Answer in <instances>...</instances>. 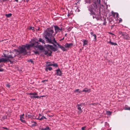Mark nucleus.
I'll list each match as a JSON object with an SVG mask.
<instances>
[{
    "label": "nucleus",
    "instance_id": "49",
    "mask_svg": "<svg viewBox=\"0 0 130 130\" xmlns=\"http://www.w3.org/2000/svg\"><path fill=\"white\" fill-rule=\"evenodd\" d=\"M15 1L17 2H18V0H15Z\"/></svg>",
    "mask_w": 130,
    "mask_h": 130
},
{
    "label": "nucleus",
    "instance_id": "10",
    "mask_svg": "<svg viewBox=\"0 0 130 130\" xmlns=\"http://www.w3.org/2000/svg\"><path fill=\"white\" fill-rule=\"evenodd\" d=\"M56 71V74L57 76H60L62 74L61 72L59 69H58V70H57Z\"/></svg>",
    "mask_w": 130,
    "mask_h": 130
},
{
    "label": "nucleus",
    "instance_id": "48",
    "mask_svg": "<svg viewBox=\"0 0 130 130\" xmlns=\"http://www.w3.org/2000/svg\"><path fill=\"white\" fill-rule=\"evenodd\" d=\"M3 128H5V129H7V128H4V127H3Z\"/></svg>",
    "mask_w": 130,
    "mask_h": 130
},
{
    "label": "nucleus",
    "instance_id": "4",
    "mask_svg": "<svg viewBox=\"0 0 130 130\" xmlns=\"http://www.w3.org/2000/svg\"><path fill=\"white\" fill-rule=\"evenodd\" d=\"M14 49L13 50V51H12L11 52V55H9L8 56L6 55L5 54H4L3 56H2L4 57H6L7 59V60L8 61H10L11 63H12V61L13 60V58L14 57H15V54H17L16 53H13V51L14 50Z\"/></svg>",
    "mask_w": 130,
    "mask_h": 130
},
{
    "label": "nucleus",
    "instance_id": "31",
    "mask_svg": "<svg viewBox=\"0 0 130 130\" xmlns=\"http://www.w3.org/2000/svg\"><path fill=\"white\" fill-rule=\"evenodd\" d=\"M47 69H48V70H49L51 71L52 70V67H47Z\"/></svg>",
    "mask_w": 130,
    "mask_h": 130
},
{
    "label": "nucleus",
    "instance_id": "36",
    "mask_svg": "<svg viewBox=\"0 0 130 130\" xmlns=\"http://www.w3.org/2000/svg\"><path fill=\"white\" fill-rule=\"evenodd\" d=\"M125 109L126 110H130V107L128 108H125Z\"/></svg>",
    "mask_w": 130,
    "mask_h": 130
},
{
    "label": "nucleus",
    "instance_id": "5",
    "mask_svg": "<svg viewBox=\"0 0 130 130\" xmlns=\"http://www.w3.org/2000/svg\"><path fill=\"white\" fill-rule=\"evenodd\" d=\"M54 29L55 31V34L56 35L57 32H59L62 30L61 28H60L58 26H54Z\"/></svg>",
    "mask_w": 130,
    "mask_h": 130
},
{
    "label": "nucleus",
    "instance_id": "21",
    "mask_svg": "<svg viewBox=\"0 0 130 130\" xmlns=\"http://www.w3.org/2000/svg\"><path fill=\"white\" fill-rule=\"evenodd\" d=\"M74 93H76L77 92H78L79 93L81 92V91H80V90L78 89H75L74 90Z\"/></svg>",
    "mask_w": 130,
    "mask_h": 130
},
{
    "label": "nucleus",
    "instance_id": "40",
    "mask_svg": "<svg viewBox=\"0 0 130 130\" xmlns=\"http://www.w3.org/2000/svg\"><path fill=\"white\" fill-rule=\"evenodd\" d=\"M47 81L48 80H42L41 82H43V83H44L45 82V81L47 82Z\"/></svg>",
    "mask_w": 130,
    "mask_h": 130
},
{
    "label": "nucleus",
    "instance_id": "12",
    "mask_svg": "<svg viewBox=\"0 0 130 130\" xmlns=\"http://www.w3.org/2000/svg\"><path fill=\"white\" fill-rule=\"evenodd\" d=\"M52 52L50 51V53H49L47 51H45L44 52V54L46 55L47 56H50L51 55Z\"/></svg>",
    "mask_w": 130,
    "mask_h": 130
},
{
    "label": "nucleus",
    "instance_id": "15",
    "mask_svg": "<svg viewBox=\"0 0 130 130\" xmlns=\"http://www.w3.org/2000/svg\"><path fill=\"white\" fill-rule=\"evenodd\" d=\"M107 42L108 43L112 45H114V46H115L117 45V43L111 42V40H110L109 42Z\"/></svg>",
    "mask_w": 130,
    "mask_h": 130
},
{
    "label": "nucleus",
    "instance_id": "3",
    "mask_svg": "<svg viewBox=\"0 0 130 130\" xmlns=\"http://www.w3.org/2000/svg\"><path fill=\"white\" fill-rule=\"evenodd\" d=\"M85 2L87 3H89L90 4L88 7V10L90 11V13L91 15H92L93 18L94 19L96 18L97 20H99V18L96 17L95 13L93 11V10L96 11L97 8V6L96 4V0H86Z\"/></svg>",
    "mask_w": 130,
    "mask_h": 130
},
{
    "label": "nucleus",
    "instance_id": "19",
    "mask_svg": "<svg viewBox=\"0 0 130 130\" xmlns=\"http://www.w3.org/2000/svg\"><path fill=\"white\" fill-rule=\"evenodd\" d=\"M91 35L94 37V39L95 40V41L96 40V36L95 34H93V32L91 33Z\"/></svg>",
    "mask_w": 130,
    "mask_h": 130
},
{
    "label": "nucleus",
    "instance_id": "32",
    "mask_svg": "<svg viewBox=\"0 0 130 130\" xmlns=\"http://www.w3.org/2000/svg\"><path fill=\"white\" fill-rule=\"evenodd\" d=\"M34 53L36 55L39 54V53L37 51H34Z\"/></svg>",
    "mask_w": 130,
    "mask_h": 130
},
{
    "label": "nucleus",
    "instance_id": "23",
    "mask_svg": "<svg viewBox=\"0 0 130 130\" xmlns=\"http://www.w3.org/2000/svg\"><path fill=\"white\" fill-rule=\"evenodd\" d=\"M50 65L53 66L55 67H57L58 66V65L57 63H54V62L52 64H50Z\"/></svg>",
    "mask_w": 130,
    "mask_h": 130
},
{
    "label": "nucleus",
    "instance_id": "1",
    "mask_svg": "<svg viewBox=\"0 0 130 130\" xmlns=\"http://www.w3.org/2000/svg\"><path fill=\"white\" fill-rule=\"evenodd\" d=\"M29 44L26 45H22L21 46L19 47V51L15 49L13 51V53H16L17 54H25L26 53V51L25 48L26 47L27 49H29L30 47L35 46V43L38 44L39 43L38 42L32 39L30 42Z\"/></svg>",
    "mask_w": 130,
    "mask_h": 130
},
{
    "label": "nucleus",
    "instance_id": "51",
    "mask_svg": "<svg viewBox=\"0 0 130 130\" xmlns=\"http://www.w3.org/2000/svg\"><path fill=\"white\" fill-rule=\"evenodd\" d=\"M34 123L35 124H36V122H34Z\"/></svg>",
    "mask_w": 130,
    "mask_h": 130
},
{
    "label": "nucleus",
    "instance_id": "52",
    "mask_svg": "<svg viewBox=\"0 0 130 130\" xmlns=\"http://www.w3.org/2000/svg\"><path fill=\"white\" fill-rule=\"evenodd\" d=\"M80 105H80V106H82V105L81 104H80Z\"/></svg>",
    "mask_w": 130,
    "mask_h": 130
},
{
    "label": "nucleus",
    "instance_id": "43",
    "mask_svg": "<svg viewBox=\"0 0 130 130\" xmlns=\"http://www.w3.org/2000/svg\"><path fill=\"white\" fill-rule=\"evenodd\" d=\"M42 116V115H41V114H39V117L40 118V116Z\"/></svg>",
    "mask_w": 130,
    "mask_h": 130
},
{
    "label": "nucleus",
    "instance_id": "28",
    "mask_svg": "<svg viewBox=\"0 0 130 130\" xmlns=\"http://www.w3.org/2000/svg\"><path fill=\"white\" fill-rule=\"evenodd\" d=\"M46 119V118L45 117L43 116L41 118H40V119H40V120H41L42 119Z\"/></svg>",
    "mask_w": 130,
    "mask_h": 130
},
{
    "label": "nucleus",
    "instance_id": "30",
    "mask_svg": "<svg viewBox=\"0 0 130 130\" xmlns=\"http://www.w3.org/2000/svg\"><path fill=\"white\" fill-rule=\"evenodd\" d=\"M6 86L7 87L9 88L10 86V85L8 83L6 84Z\"/></svg>",
    "mask_w": 130,
    "mask_h": 130
},
{
    "label": "nucleus",
    "instance_id": "37",
    "mask_svg": "<svg viewBox=\"0 0 130 130\" xmlns=\"http://www.w3.org/2000/svg\"><path fill=\"white\" fill-rule=\"evenodd\" d=\"M106 22L105 21H104V22L103 23V25H106Z\"/></svg>",
    "mask_w": 130,
    "mask_h": 130
},
{
    "label": "nucleus",
    "instance_id": "53",
    "mask_svg": "<svg viewBox=\"0 0 130 130\" xmlns=\"http://www.w3.org/2000/svg\"><path fill=\"white\" fill-rule=\"evenodd\" d=\"M30 61H31V62H32V61H31V60H30Z\"/></svg>",
    "mask_w": 130,
    "mask_h": 130
},
{
    "label": "nucleus",
    "instance_id": "50",
    "mask_svg": "<svg viewBox=\"0 0 130 130\" xmlns=\"http://www.w3.org/2000/svg\"><path fill=\"white\" fill-rule=\"evenodd\" d=\"M70 15H69V14H68V16H70Z\"/></svg>",
    "mask_w": 130,
    "mask_h": 130
},
{
    "label": "nucleus",
    "instance_id": "35",
    "mask_svg": "<svg viewBox=\"0 0 130 130\" xmlns=\"http://www.w3.org/2000/svg\"><path fill=\"white\" fill-rule=\"evenodd\" d=\"M29 29H31L32 30H34V28L33 27H31Z\"/></svg>",
    "mask_w": 130,
    "mask_h": 130
},
{
    "label": "nucleus",
    "instance_id": "34",
    "mask_svg": "<svg viewBox=\"0 0 130 130\" xmlns=\"http://www.w3.org/2000/svg\"><path fill=\"white\" fill-rule=\"evenodd\" d=\"M45 130H47L49 129V127L48 126H46V127L45 128Z\"/></svg>",
    "mask_w": 130,
    "mask_h": 130
},
{
    "label": "nucleus",
    "instance_id": "39",
    "mask_svg": "<svg viewBox=\"0 0 130 130\" xmlns=\"http://www.w3.org/2000/svg\"><path fill=\"white\" fill-rule=\"evenodd\" d=\"M24 2H28L29 0H23Z\"/></svg>",
    "mask_w": 130,
    "mask_h": 130
},
{
    "label": "nucleus",
    "instance_id": "33",
    "mask_svg": "<svg viewBox=\"0 0 130 130\" xmlns=\"http://www.w3.org/2000/svg\"><path fill=\"white\" fill-rule=\"evenodd\" d=\"M86 128V126H84L82 127V130H85V128Z\"/></svg>",
    "mask_w": 130,
    "mask_h": 130
},
{
    "label": "nucleus",
    "instance_id": "14",
    "mask_svg": "<svg viewBox=\"0 0 130 130\" xmlns=\"http://www.w3.org/2000/svg\"><path fill=\"white\" fill-rule=\"evenodd\" d=\"M82 92H90V89H88L87 88H85L83 89Z\"/></svg>",
    "mask_w": 130,
    "mask_h": 130
},
{
    "label": "nucleus",
    "instance_id": "25",
    "mask_svg": "<svg viewBox=\"0 0 130 130\" xmlns=\"http://www.w3.org/2000/svg\"><path fill=\"white\" fill-rule=\"evenodd\" d=\"M30 98H40V97L39 96H30Z\"/></svg>",
    "mask_w": 130,
    "mask_h": 130
},
{
    "label": "nucleus",
    "instance_id": "38",
    "mask_svg": "<svg viewBox=\"0 0 130 130\" xmlns=\"http://www.w3.org/2000/svg\"><path fill=\"white\" fill-rule=\"evenodd\" d=\"M119 34H121L122 35V34H123L124 33H123L121 31H119Z\"/></svg>",
    "mask_w": 130,
    "mask_h": 130
},
{
    "label": "nucleus",
    "instance_id": "29",
    "mask_svg": "<svg viewBox=\"0 0 130 130\" xmlns=\"http://www.w3.org/2000/svg\"><path fill=\"white\" fill-rule=\"evenodd\" d=\"M111 113V112L110 111H107V114L108 115H110Z\"/></svg>",
    "mask_w": 130,
    "mask_h": 130
},
{
    "label": "nucleus",
    "instance_id": "26",
    "mask_svg": "<svg viewBox=\"0 0 130 130\" xmlns=\"http://www.w3.org/2000/svg\"><path fill=\"white\" fill-rule=\"evenodd\" d=\"M29 94L30 95H33V96H34V95H36L37 94V93L35 92L33 93H29Z\"/></svg>",
    "mask_w": 130,
    "mask_h": 130
},
{
    "label": "nucleus",
    "instance_id": "11",
    "mask_svg": "<svg viewBox=\"0 0 130 130\" xmlns=\"http://www.w3.org/2000/svg\"><path fill=\"white\" fill-rule=\"evenodd\" d=\"M35 46L37 48H38L41 50H43V46L41 45H38L36 43H35Z\"/></svg>",
    "mask_w": 130,
    "mask_h": 130
},
{
    "label": "nucleus",
    "instance_id": "24",
    "mask_svg": "<svg viewBox=\"0 0 130 130\" xmlns=\"http://www.w3.org/2000/svg\"><path fill=\"white\" fill-rule=\"evenodd\" d=\"M12 15V14L11 13H9L6 14H5L6 16L7 17H10Z\"/></svg>",
    "mask_w": 130,
    "mask_h": 130
},
{
    "label": "nucleus",
    "instance_id": "41",
    "mask_svg": "<svg viewBox=\"0 0 130 130\" xmlns=\"http://www.w3.org/2000/svg\"><path fill=\"white\" fill-rule=\"evenodd\" d=\"M47 67H46V68L45 69V70L46 71H48V69H47Z\"/></svg>",
    "mask_w": 130,
    "mask_h": 130
},
{
    "label": "nucleus",
    "instance_id": "6",
    "mask_svg": "<svg viewBox=\"0 0 130 130\" xmlns=\"http://www.w3.org/2000/svg\"><path fill=\"white\" fill-rule=\"evenodd\" d=\"M45 46L47 48H49L51 50L54 51H55L57 50V49L56 48H55L53 46L51 45L47 44L45 45Z\"/></svg>",
    "mask_w": 130,
    "mask_h": 130
},
{
    "label": "nucleus",
    "instance_id": "46",
    "mask_svg": "<svg viewBox=\"0 0 130 130\" xmlns=\"http://www.w3.org/2000/svg\"><path fill=\"white\" fill-rule=\"evenodd\" d=\"M118 16V13H117L116 14V17H117Z\"/></svg>",
    "mask_w": 130,
    "mask_h": 130
},
{
    "label": "nucleus",
    "instance_id": "7",
    "mask_svg": "<svg viewBox=\"0 0 130 130\" xmlns=\"http://www.w3.org/2000/svg\"><path fill=\"white\" fill-rule=\"evenodd\" d=\"M54 42L56 44H57L58 46L63 51H66V48L64 46L62 45H60L59 43H57L56 41L54 39Z\"/></svg>",
    "mask_w": 130,
    "mask_h": 130
},
{
    "label": "nucleus",
    "instance_id": "2",
    "mask_svg": "<svg viewBox=\"0 0 130 130\" xmlns=\"http://www.w3.org/2000/svg\"><path fill=\"white\" fill-rule=\"evenodd\" d=\"M53 28H47L44 31V37L46 41L50 43L53 44L54 39L55 40L54 36L55 35Z\"/></svg>",
    "mask_w": 130,
    "mask_h": 130
},
{
    "label": "nucleus",
    "instance_id": "42",
    "mask_svg": "<svg viewBox=\"0 0 130 130\" xmlns=\"http://www.w3.org/2000/svg\"><path fill=\"white\" fill-rule=\"evenodd\" d=\"M110 34L111 35H114V36H115V35H114V34H112V33H111V32H110Z\"/></svg>",
    "mask_w": 130,
    "mask_h": 130
},
{
    "label": "nucleus",
    "instance_id": "9",
    "mask_svg": "<svg viewBox=\"0 0 130 130\" xmlns=\"http://www.w3.org/2000/svg\"><path fill=\"white\" fill-rule=\"evenodd\" d=\"M73 45V43H66L64 45V46L66 48H69L71 46H72Z\"/></svg>",
    "mask_w": 130,
    "mask_h": 130
},
{
    "label": "nucleus",
    "instance_id": "44",
    "mask_svg": "<svg viewBox=\"0 0 130 130\" xmlns=\"http://www.w3.org/2000/svg\"><path fill=\"white\" fill-rule=\"evenodd\" d=\"M42 130H45V128H42Z\"/></svg>",
    "mask_w": 130,
    "mask_h": 130
},
{
    "label": "nucleus",
    "instance_id": "17",
    "mask_svg": "<svg viewBox=\"0 0 130 130\" xmlns=\"http://www.w3.org/2000/svg\"><path fill=\"white\" fill-rule=\"evenodd\" d=\"M26 116L29 118H31L33 117V115L28 113L26 114Z\"/></svg>",
    "mask_w": 130,
    "mask_h": 130
},
{
    "label": "nucleus",
    "instance_id": "22",
    "mask_svg": "<svg viewBox=\"0 0 130 130\" xmlns=\"http://www.w3.org/2000/svg\"><path fill=\"white\" fill-rule=\"evenodd\" d=\"M39 41L40 42H42V43H44L45 44L44 42L45 41L43 40L41 38H40L39 39Z\"/></svg>",
    "mask_w": 130,
    "mask_h": 130
},
{
    "label": "nucleus",
    "instance_id": "27",
    "mask_svg": "<svg viewBox=\"0 0 130 130\" xmlns=\"http://www.w3.org/2000/svg\"><path fill=\"white\" fill-rule=\"evenodd\" d=\"M117 21L119 23H120L122 21V20L120 18H119V19H117Z\"/></svg>",
    "mask_w": 130,
    "mask_h": 130
},
{
    "label": "nucleus",
    "instance_id": "16",
    "mask_svg": "<svg viewBox=\"0 0 130 130\" xmlns=\"http://www.w3.org/2000/svg\"><path fill=\"white\" fill-rule=\"evenodd\" d=\"M24 115L23 114V115H21L20 116V120L22 122H25V121L24 120V118L23 117V116Z\"/></svg>",
    "mask_w": 130,
    "mask_h": 130
},
{
    "label": "nucleus",
    "instance_id": "45",
    "mask_svg": "<svg viewBox=\"0 0 130 130\" xmlns=\"http://www.w3.org/2000/svg\"><path fill=\"white\" fill-rule=\"evenodd\" d=\"M54 43H55L54 42H53V44L55 46H56V45L55 44H54Z\"/></svg>",
    "mask_w": 130,
    "mask_h": 130
},
{
    "label": "nucleus",
    "instance_id": "8",
    "mask_svg": "<svg viewBox=\"0 0 130 130\" xmlns=\"http://www.w3.org/2000/svg\"><path fill=\"white\" fill-rule=\"evenodd\" d=\"M123 38L126 40H128L130 38V37L128 34L126 33H123L122 34Z\"/></svg>",
    "mask_w": 130,
    "mask_h": 130
},
{
    "label": "nucleus",
    "instance_id": "47",
    "mask_svg": "<svg viewBox=\"0 0 130 130\" xmlns=\"http://www.w3.org/2000/svg\"><path fill=\"white\" fill-rule=\"evenodd\" d=\"M40 118L39 117L38 118H37V119L40 120Z\"/></svg>",
    "mask_w": 130,
    "mask_h": 130
},
{
    "label": "nucleus",
    "instance_id": "13",
    "mask_svg": "<svg viewBox=\"0 0 130 130\" xmlns=\"http://www.w3.org/2000/svg\"><path fill=\"white\" fill-rule=\"evenodd\" d=\"M80 105H77V108L78 110H79V111H78V113H80L82 112L81 108L80 107Z\"/></svg>",
    "mask_w": 130,
    "mask_h": 130
},
{
    "label": "nucleus",
    "instance_id": "20",
    "mask_svg": "<svg viewBox=\"0 0 130 130\" xmlns=\"http://www.w3.org/2000/svg\"><path fill=\"white\" fill-rule=\"evenodd\" d=\"M83 46H84L85 45L87 44L88 41L86 40H83Z\"/></svg>",
    "mask_w": 130,
    "mask_h": 130
},
{
    "label": "nucleus",
    "instance_id": "18",
    "mask_svg": "<svg viewBox=\"0 0 130 130\" xmlns=\"http://www.w3.org/2000/svg\"><path fill=\"white\" fill-rule=\"evenodd\" d=\"M46 67H48L49 66H52L51 65H50L52 64H53V63L51 62H48L47 61L46 62Z\"/></svg>",
    "mask_w": 130,
    "mask_h": 130
}]
</instances>
